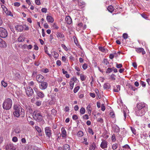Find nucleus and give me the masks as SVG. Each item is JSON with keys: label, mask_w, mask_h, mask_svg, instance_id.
<instances>
[{"label": "nucleus", "mask_w": 150, "mask_h": 150, "mask_svg": "<svg viewBox=\"0 0 150 150\" xmlns=\"http://www.w3.org/2000/svg\"><path fill=\"white\" fill-rule=\"evenodd\" d=\"M116 67L117 68H121L122 67V65L121 64H116Z\"/></svg>", "instance_id": "38"}, {"label": "nucleus", "mask_w": 150, "mask_h": 150, "mask_svg": "<svg viewBox=\"0 0 150 150\" xmlns=\"http://www.w3.org/2000/svg\"><path fill=\"white\" fill-rule=\"evenodd\" d=\"M36 94L40 98H43L45 96L43 93L42 92L40 91H37Z\"/></svg>", "instance_id": "18"}, {"label": "nucleus", "mask_w": 150, "mask_h": 150, "mask_svg": "<svg viewBox=\"0 0 150 150\" xmlns=\"http://www.w3.org/2000/svg\"><path fill=\"white\" fill-rule=\"evenodd\" d=\"M1 83L2 85L4 87H6L7 86V83L4 81H2Z\"/></svg>", "instance_id": "31"}, {"label": "nucleus", "mask_w": 150, "mask_h": 150, "mask_svg": "<svg viewBox=\"0 0 150 150\" xmlns=\"http://www.w3.org/2000/svg\"><path fill=\"white\" fill-rule=\"evenodd\" d=\"M18 40L19 42H22L24 41V39L22 37L20 36L18 38Z\"/></svg>", "instance_id": "35"}, {"label": "nucleus", "mask_w": 150, "mask_h": 150, "mask_svg": "<svg viewBox=\"0 0 150 150\" xmlns=\"http://www.w3.org/2000/svg\"><path fill=\"white\" fill-rule=\"evenodd\" d=\"M98 48L99 50L102 52H105V50L103 47H99Z\"/></svg>", "instance_id": "39"}, {"label": "nucleus", "mask_w": 150, "mask_h": 150, "mask_svg": "<svg viewBox=\"0 0 150 150\" xmlns=\"http://www.w3.org/2000/svg\"><path fill=\"white\" fill-rule=\"evenodd\" d=\"M64 150H70V148L69 145L67 144H66L64 145Z\"/></svg>", "instance_id": "22"}, {"label": "nucleus", "mask_w": 150, "mask_h": 150, "mask_svg": "<svg viewBox=\"0 0 150 150\" xmlns=\"http://www.w3.org/2000/svg\"><path fill=\"white\" fill-rule=\"evenodd\" d=\"M83 68L84 69H86L87 68V65L86 64H84L82 66Z\"/></svg>", "instance_id": "49"}, {"label": "nucleus", "mask_w": 150, "mask_h": 150, "mask_svg": "<svg viewBox=\"0 0 150 150\" xmlns=\"http://www.w3.org/2000/svg\"><path fill=\"white\" fill-rule=\"evenodd\" d=\"M66 112H69V108L68 106H66L64 108Z\"/></svg>", "instance_id": "64"}, {"label": "nucleus", "mask_w": 150, "mask_h": 150, "mask_svg": "<svg viewBox=\"0 0 150 150\" xmlns=\"http://www.w3.org/2000/svg\"><path fill=\"white\" fill-rule=\"evenodd\" d=\"M136 108L139 109L147 110V106L146 104L144 103H140L137 104Z\"/></svg>", "instance_id": "4"}, {"label": "nucleus", "mask_w": 150, "mask_h": 150, "mask_svg": "<svg viewBox=\"0 0 150 150\" xmlns=\"http://www.w3.org/2000/svg\"><path fill=\"white\" fill-rule=\"evenodd\" d=\"M42 103L41 101L38 100L35 103L36 105L38 106H40L41 105Z\"/></svg>", "instance_id": "44"}, {"label": "nucleus", "mask_w": 150, "mask_h": 150, "mask_svg": "<svg viewBox=\"0 0 150 150\" xmlns=\"http://www.w3.org/2000/svg\"><path fill=\"white\" fill-rule=\"evenodd\" d=\"M25 91L27 95L29 97L32 96L34 93L33 89L29 86L28 87L25 89Z\"/></svg>", "instance_id": "8"}, {"label": "nucleus", "mask_w": 150, "mask_h": 150, "mask_svg": "<svg viewBox=\"0 0 150 150\" xmlns=\"http://www.w3.org/2000/svg\"><path fill=\"white\" fill-rule=\"evenodd\" d=\"M56 35L58 38H63L64 37V35L63 33L60 32L57 33Z\"/></svg>", "instance_id": "21"}, {"label": "nucleus", "mask_w": 150, "mask_h": 150, "mask_svg": "<svg viewBox=\"0 0 150 150\" xmlns=\"http://www.w3.org/2000/svg\"><path fill=\"white\" fill-rule=\"evenodd\" d=\"M44 50H45V52L46 54H47L49 56H50L51 54H49L48 52V51H47V47H44Z\"/></svg>", "instance_id": "41"}, {"label": "nucleus", "mask_w": 150, "mask_h": 150, "mask_svg": "<svg viewBox=\"0 0 150 150\" xmlns=\"http://www.w3.org/2000/svg\"><path fill=\"white\" fill-rule=\"evenodd\" d=\"M130 128L133 133L134 134H136V132L135 129L132 127H131Z\"/></svg>", "instance_id": "40"}, {"label": "nucleus", "mask_w": 150, "mask_h": 150, "mask_svg": "<svg viewBox=\"0 0 150 150\" xmlns=\"http://www.w3.org/2000/svg\"><path fill=\"white\" fill-rule=\"evenodd\" d=\"M85 109L84 108L82 107L80 110V113L81 114H83L85 113Z\"/></svg>", "instance_id": "29"}, {"label": "nucleus", "mask_w": 150, "mask_h": 150, "mask_svg": "<svg viewBox=\"0 0 150 150\" xmlns=\"http://www.w3.org/2000/svg\"><path fill=\"white\" fill-rule=\"evenodd\" d=\"M80 78L81 79L82 81H84L86 79V76L84 75H83L81 74L80 75Z\"/></svg>", "instance_id": "26"}, {"label": "nucleus", "mask_w": 150, "mask_h": 150, "mask_svg": "<svg viewBox=\"0 0 150 150\" xmlns=\"http://www.w3.org/2000/svg\"><path fill=\"white\" fill-rule=\"evenodd\" d=\"M14 111L13 115L17 117H19L21 115V117H23L25 115L24 110L22 109L19 105H15L14 106Z\"/></svg>", "instance_id": "1"}, {"label": "nucleus", "mask_w": 150, "mask_h": 150, "mask_svg": "<svg viewBox=\"0 0 150 150\" xmlns=\"http://www.w3.org/2000/svg\"><path fill=\"white\" fill-rule=\"evenodd\" d=\"M102 62L104 64L106 65L109 64V62L107 61V59H104Z\"/></svg>", "instance_id": "28"}, {"label": "nucleus", "mask_w": 150, "mask_h": 150, "mask_svg": "<svg viewBox=\"0 0 150 150\" xmlns=\"http://www.w3.org/2000/svg\"><path fill=\"white\" fill-rule=\"evenodd\" d=\"M140 84L142 86V87H145L146 86V83L144 82L141 81L140 82Z\"/></svg>", "instance_id": "43"}, {"label": "nucleus", "mask_w": 150, "mask_h": 150, "mask_svg": "<svg viewBox=\"0 0 150 150\" xmlns=\"http://www.w3.org/2000/svg\"><path fill=\"white\" fill-rule=\"evenodd\" d=\"M101 110L103 111H104L105 109V106L103 104H102L101 105Z\"/></svg>", "instance_id": "53"}, {"label": "nucleus", "mask_w": 150, "mask_h": 150, "mask_svg": "<svg viewBox=\"0 0 150 150\" xmlns=\"http://www.w3.org/2000/svg\"><path fill=\"white\" fill-rule=\"evenodd\" d=\"M46 19L47 21L49 22L52 23L54 21L53 18L50 16H48Z\"/></svg>", "instance_id": "19"}, {"label": "nucleus", "mask_w": 150, "mask_h": 150, "mask_svg": "<svg viewBox=\"0 0 150 150\" xmlns=\"http://www.w3.org/2000/svg\"><path fill=\"white\" fill-rule=\"evenodd\" d=\"M12 141L14 142H16L18 141V138L16 137H14L12 139Z\"/></svg>", "instance_id": "45"}, {"label": "nucleus", "mask_w": 150, "mask_h": 150, "mask_svg": "<svg viewBox=\"0 0 150 150\" xmlns=\"http://www.w3.org/2000/svg\"><path fill=\"white\" fill-rule=\"evenodd\" d=\"M70 86V88L72 89L73 88V86L74 84V82L72 81H70L69 82Z\"/></svg>", "instance_id": "30"}, {"label": "nucleus", "mask_w": 150, "mask_h": 150, "mask_svg": "<svg viewBox=\"0 0 150 150\" xmlns=\"http://www.w3.org/2000/svg\"><path fill=\"white\" fill-rule=\"evenodd\" d=\"M90 95L91 97L94 98L96 96V95L94 93H90Z\"/></svg>", "instance_id": "58"}, {"label": "nucleus", "mask_w": 150, "mask_h": 150, "mask_svg": "<svg viewBox=\"0 0 150 150\" xmlns=\"http://www.w3.org/2000/svg\"><path fill=\"white\" fill-rule=\"evenodd\" d=\"M41 11L42 12L46 13L47 12V9L45 8H42Z\"/></svg>", "instance_id": "55"}, {"label": "nucleus", "mask_w": 150, "mask_h": 150, "mask_svg": "<svg viewBox=\"0 0 150 150\" xmlns=\"http://www.w3.org/2000/svg\"><path fill=\"white\" fill-rule=\"evenodd\" d=\"M58 54L56 52H54V55L53 56L54 58L57 57H58Z\"/></svg>", "instance_id": "61"}, {"label": "nucleus", "mask_w": 150, "mask_h": 150, "mask_svg": "<svg viewBox=\"0 0 150 150\" xmlns=\"http://www.w3.org/2000/svg\"><path fill=\"white\" fill-rule=\"evenodd\" d=\"M33 117L36 121L39 122L42 120V116L40 112L37 110L35 111L33 113Z\"/></svg>", "instance_id": "3"}, {"label": "nucleus", "mask_w": 150, "mask_h": 150, "mask_svg": "<svg viewBox=\"0 0 150 150\" xmlns=\"http://www.w3.org/2000/svg\"><path fill=\"white\" fill-rule=\"evenodd\" d=\"M12 104V101L11 99H6L4 101L3 104V108L6 110H8L11 107Z\"/></svg>", "instance_id": "2"}, {"label": "nucleus", "mask_w": 150, "mask_h": 150, "mask_svg": "<svg viewBox=\"0 0 150 150\" xmlns=\"http://www.w3.org/2000/svg\"><path fill=\"white\" fill-rule=\"evenodd\" d=\"M79 88L80 87L79 86H78L77 87H76L74 89V93H76L78 91Z\"/></svg>", "instance_id": "34"}, {"label": "nucleus", "mask_w": 150, "mask_h": 150, "mask_svg": "<svg viewBox=\"0 0 150 150\" xmlns=\"http://www.w3.org/2000/svg\"><path fill=\"white\" fill-rule=\"evenodd\" d=\"M6 30L2 27H0V37L2 38H5L8 35Z\"/></svg>", "instance_id": "5"}, {"label": "nucleus", "mask_w": 150, "mask_h": 150, "mask_svg": "<svg viewBox=\"0 0 150 150\" xmlns=\"http://www.w3.org/2000/svg\"><path fill=\"white\" fill-rule=\"evenodd\" d=\"M129 88L132 90H133L134 91H135L137 90V88L133 87L132 86L130 85L129 86Z\"/></svg>", "instance_id": "33"}, {"label": "nucleus", "mask_w": 150, "mask_h": 150, "mask_svg": "<svg viewBox=\"0 0 150 150\" xmlns=\"http://www.w3.org/2000/svg\"><path fill=\"white\" fill-rule=\"evenodd\" d=\"M136 51L138 53H142V54L144 55L145 53V52L144 49L141 48H138L136 49Z\"/></svg>", "instance_id": "15"}, {"label": "nucleus", "mask_w": 150, "mask_h": 150, "mask_svg": "<svg viewBox=\"0 0 150 150\" xmlns=\"http://www.w3.org/2000/svg\"><path fill=\"white\" fill-rule=\"evenodd\" d=\"M112 71V69L111 68H108L106 71V73H109Z\"/></svg>", "instance_id": "42"}, {"label": "nucleus", "mask_w": 150, "mask_h": 150, "mask_svg": "<svg viewBox=\"0 0 150 150\" xmlns=\"http://www.w3.org/2000/svg\"><path fill=\"white\" fill-rule=\"evenodd\" d=\"M110 85L108 83H105L103 86V87L105 89H109L110 87Z\"/></svg>", "instance_id": "24"}, {"label": "nucleus", "mask_w": 150, "mask_h": 150, "mask_svg": "<svg viewBox=\"0 0 150 150\" xmlns=\"http://www.w3.org/2000/svg\"><path fill=\"white\" fill-rule=\"evenodd\" d=\"M91 108V106L90 105H88L86 107V109L87 110L89 114H90L91 112V110L90 109Z\"/></svg>", "instance_id": "27"}, {"label": "nucleus", "mask_w": 150, "mask_h": 150, "mask_svg": "<svg viewBox=\"0 0 150 150\" xmlns=\"http://www.w3.org/2000/svg\"><path fill=\"white\" fill-rule=\"evenodd\" d=\"M78 118V116L76 115H73L72 119L73 120H76Z\"/></svg>", "instance_id": "47"}, {"label": "nucleus", "mask_w": 150, "mask_h": 150, "mask_svg": "<svg viewBox=\"0 0 150 150\" xmlns=\"http://www.w3.org/2000/svg\"><path fill=\"white\" fill-rule=\"evenodd\" d=\"M88 132L90 134H91L92 135H93L94 134V132L93 131L92 129L91 128H88Z\"/></svg>", "instance_id": "36"}, {"label": "nucleus", "mask_w": 150, "mask_h": 150, "mask_svg": "<svg viewBox=\"0 0 150 150\" xmlns=\"http://www.w3.org/2000/svg\"><path fill=\"white\" fill-rule=\"evenodd\" d=\"M110 116L112 117H115V114L113 112H111L110 113Z\"/></svg>", "instance_id": "56"}, {"label": "nucleus", "mask_w": 150, "mask_h": 150, "mask_svg": "<svg viewBox=\"0 0 150 150\" xmlns=\"http://www.w3.org/2000/svg\"><path fill=\"white\" fill-rule=\"evenodd\" d=\"M100 147L102 149L107 148V142L106 141L104 140L103 141L100 145Z\"/></svg>", "instance_id": "14"}, {"label": "nucleus", "mask_w": 150, "mask_h": 150, "mask_svg": "<svg viewBox=\"0 0 150 150\" xmlns=\"http://www.w3.org/2000/svg\"><path fill=\"white\" fill-rule=\"evenodd\" d=\"M111 139L113 141H115V134H113L112 136Z\"/></svg>", "instance_id": "51"}, {"label": "nucleus", "mask_w": 150, "mask_h": 150, "mask_svg": "<svg viewBox=\"0 0 150 150\" xmlns=\"http://www.w3.org/2000/svg\"><path fill=\"white\" fill-rule=\"evenodd\" d=\"M83 135V133L81 131H80L78 132L77 134V136L79 137H81Z\"/></svg>", "instance_id": "25"}, {"label": "nucleus", "mask_w": 150, "mask_h": 150, "mask_svg": "<svg viewBox=\"0 0 150 150\" xmlns=\"http://www.w3.org/2000/svg\"><path fill=\"white\" fill-rule=\"evenodd\" d=\"M116 88H114L113 91L114 92H118L120 90V86L119 85H118L116 86Z\"/></svg>", "instance_id": "23"}, {"label": "nucleus", "mask_w": 150, "mask_h": 150, "mask_svg": "<svg viewBox=\"0 0 150 150\" xmlns=\"http://www.w3.org/2000/svg\"><path fill=\"white\" fill-rule=\"evenodd\" d=\"M62 47L64 48V49L66 51H67L68 49L66 46L64 44H62Z\"/></svg>", "instance_id": "52"}, {"label": "nucleus", "mask_w": 150, "mask_h": 150, "mask_svg": "<svg viewBox=\"0 0 150 150\" xmlns=\"http://www.w3.org/2000/svg\"><path fill=\"white\" fill-rule=\"evenodd\" d=\"M107 9L110 13H112L114 10V7L111 5L109 6L107 8Z\"/></svg>", "instance_id": "20"}, {"label": "nucleus", "mask_w": 150, "mask_h": 150, "mask_svg": "<svg viewBox=\"0 0 150 150\" xmlns=\"http://www.w3.org/2000/svg\"><path fill=\"white\" fill-rule=\"evenodd\" d=\"M35 2L37 5H40V0H35Z\"/></svg>", "instance_id": "57"}, {"label": "nucleus", "mask_w": 150, "mask_h": 150, "mask_svg": "<svg viewBox=\"0 0 150 150\" xmlns=\"http://www.w3.org/2000/svg\"><path fill=\"white\" fill-rule=\"evenodd\" d=\"M141 15L143 18H144L145 19H146L147 18V15H146L144 13H143L142 14H141Z\"/></svg>", "instance_id": "54"}, {"label": "nucleus", "mask_w": 150, "mask_h": 150, "mask_svg": "<svg viewBox=\"0 0 150 150\" xmlns=\"http://www.w3.org/2000/svg\"><path fill=\"white\" fill-rule=\"evenodd\" d=\"M42 72H43L45 73H47L49 72V70L47 68H45V69H43L42 70Z\"/></svg>", "instance_id": "50"}, {"label": "nucleus", "mask_w": 150, "mask_h": 150, "mask_svg": "<svg viewBox=\"0 0 150 150\" xmlns=\"http://www.w3.org/2000/svg\"><path fill=\"white\" fill-rule=\"evenodd\" d=\"M115 75L114 74H112L111 75L110 77L112 80H115Z\"/></svg>", "instance_id": "63"}, {"label": "nucleus", "mask_w": 150, "mask_h": 150, "mask_svg": "<svg viewBox=\"0 0 150 150\" xmlns=\"http://www.w3.org/2000/svg\"><path fill=\"white\" fill-rule=\"evenodd\" d=\"M51 130L49 127H46L45 128V132L47 136L50 138L51 136Z\"/></svg>", "instance_id": "9"}, {"label": "nucleus", "mask_w": 150, "mask_h": 150, "mask_svg": "<svg viewBox=\"0 0 150 150\" xmlns=\"http://www.w3.org/2000/svg\"><path fill=\"white\" fill-rule=\"evenodd\" d=\"M6 150H16V148L13 144L8 143L5 146Z\"/></svg>", "instance_id": "7"}, {"label": "nucleus", "mask_w": 150, "mask_h": 150, "mask_svg": "<svg viewBox=\"0 0 150 150\" xmlns=\"http://www.w3.org/2000/svg\"><path fill=\"white\" fill-rule=\"evenodd\" d=\"M135 113L138 116H142L144 115L145 112H146L147 110H144L139 109L135 108Z\"/></svg>", "instance_id": "6"}, {"label": "nucleus", "mask_w": 150, "mask_h": 150, "mask_svg": "<svg viewBox=\"0 0 150 150\" xmlns=\"http://www.w3.org/2000/svg\"><path fill=\"white\" fill-rule=\"evenodd\" d=\"M14 5L15 6L18 7L20 5V4L18 2H16L14 3Z\"/></svg>", "instance_id": "60"}, {"label": "nucleus", "mask_w": 150, "mask_h": 150, "mask_svg": "<svg viewBox=\"0 0 150 150\" xmlns=\"http://www.w3.org/2000/svg\"><path fill=\"white\" fill-rule=\"evenodd\" d=\"M32 149V150H41L40 148L36 147H33Z\"/></svg>", "instance_id": "59"}, {"label": "nucleus", "mask_w": 150, "mask_h": 150, "mask_svg": "<svg viewBox=\"0 0 150 150\" xmlns=\"http://www.w3.org/2000/svg\"><path fill=\"white\" fill-rule=\"evenodd\" d=\"M52 27L53 29H57L58 28V27L55 23H54L52 25Z\"/></svg>", "instance_id": "46"}, {"label": "nucleus", "mask_w": 150, "mask_h": 150, "mask_svg": "<svg viewBox=\"0 0 150 150\" xmlns=\"http://www.w3.org/2000/svg\"><path fill=\"white\" fill-rule=\"evenodd\" d=\"M62 137H66L67 136L66 132L64 127H62L61 128Z\"/></svg>", "instance_id": "17"}, {"label": "nucleus", "mask_w": 150, "mask_h": 150, "mask_svg": "<svg viewBox=\"0 0 150 150\" xmlns=\"http://www.w3.org/2000/svg\"><path fill=\"white\" fill-rule=\"evenodd\" d=\"M65 21L68 24H71L72 22V19L71 17L69 16H68L66 17Z\"/></svg>", "instance_id": "16"}, {"label": "nucleus", "mask_w": 150, "mask_h": 150, "mask_svg": "<svg viewBox=\"0 0 150 150\" xmlns=\"http://www.w3.org/2000/svg\"><path fill=\"white\" fill-rule=\"evenodd\" d=\"M56 64L57 65H58L59 66H60L61 64V62L59 60H57V61Z\"/></svg>", "instance_id": "62"}, {"label": "nucleus", "mask_w": 150, "mask_h": 150, "mask_svg": "<svg viewBox=\"0 0 150 150\" xmlns=\"http://www.w3.org/2000/svg\"><path fill=\"white\" fill-rule=\"evenodd\" d=\"M15 29L18 32H21L23 30V27L22 25H18L15 26Z\"/></svg>", "instance_id": "12"}, {"label": "nucleus", "mask_w": 150, "mask_h": 150, "mask_svg": "<svg viewBox=\"0 0 150 150\" xmlns=\"http://www.w3.org/2000/svg\"><path fill=\"white\" fill-rule=\"evenodd\" d=\"M123 37L124 39H126L128 38V35L127 33H124L123 35Z\"/></svg>", "instance_id": "48"}, {"label": "nucleus", "mask_w": 150, "mask_h": 150, "mask_svg": "<svg viewBox=\"0 0 150 150\" xmlns=\"http://www.w3.org/2000/svg\"><path fill=\"white\" fill-rule=\"evenodd\" d=\"M48 86V83L45 82H41L40 84V88L41 90H45L46 89Z\"/></svg>", "instance_id": "10"}, {"label": "nucleus", "mask_w": 150, "mask_h": 150, "mask_svg": "<svg viewBox=\"0 0 150 150\" xmlns=\"http://www.w3.org/2000/svg\"><path fill=\"white\" fill-rule=\"evenodd\" d=\"M44 77L40 74L38 75L36 77V80L37 81L41 83L44 81Z\"/></svg>", "instance_id": "11"}, {"label": "nucleus", "mask_w": 150, "mask_h": 150, "mask_svg": "<svg viewBox=\"0 0 150 150\" xmlns=\"http://www.w3.org/2000/svg\"><path fill=\"white\" fill-rule=\"evenodd\" d=\"M7 45V44L5 42L0 38V47H6Z\"/></svg>", "instance_id": "13"}, {"label": "nucleus", "mask_w": 150, "mask_h": 150, "mask_svg": "<svg viewBox=\"0 0 150 150\" xmlns=\"http://www.w3.org/2000/svg\"><path fill=\"white\" fill-rule=\"evenodd\" d=\"M117 147V144H113L112 146V148L113 149H116Z\"/></svg>", "instance_id": "37"}, {"label": "nucleus", "mask_w": 150, "mask_h": 150, "mask_svg": "<svg viewBox=\"0 0 150 150\" xmlns=\"http://www.w3.org/2000/svg\"><path fill=\"white\" fill-rule=\"evenodd\" d=\"M35 128L38 132L41 133L42 132L41 128L38 126H35Z\"/></svg>", "instance_id": "32"}]
</instances>
